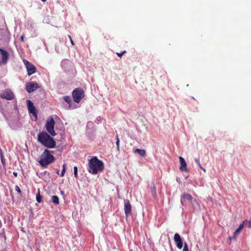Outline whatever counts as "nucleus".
I'll use <instances>...</instances> for the list:
<instances>
[{
    "mask_svg": "<svg viewBox=\"0 0 251 251\" xmlns=\"http://www.w3.org/2000/svg\"><path fill=\"white\" fill-rule=\"evenodd\" d=\"M38 141L44 146L48 148L55 147L56 142L46 132H40L38 135Z\"/></svg>",
    "mask_w": 251,
    "mask_h": 251,
    "instance_id": "f257e3e1",
    "label": "nucleus"
},
{
    "mask_svg": "<svg viewBox=\"0 0 251 251\" xmlns=\"http://www.w3.org/2000/svg\"><path fill=\"white\" fill-rule=\"evenodd\" d=\"M51 153H54V151H50L46 149L41 154L39 163L43 168H47L49 165L55 161V157L53 155L51 154Z\"/></svg>",
    "mask_w": 251,
    "mask_h": 251,
    "instance_id": "f03ea898",
    "label": "nucleus"
},
{
    "mask_svg": "<svg viewBox=\"0 0 251 251\" xmlns=\"http://www.w3.org/2000/svg\"><path fill=\"white\" fill-rule=\"evenodd\" d=\"M89 167L90 168L89 172L93 175H96L99 172L103 170L104 165L103 162L99 160L97 157H93L89 161Z\"/></svg>",
    "mask_w": 251,
    "mask_h": 251,
    "instance_id": "7ed1b4c3",
    "label": "nucleus"
},
{
    "mask_svg": "<svg viewBox=\"0 0 251 251\" xmlns=\"http://www.w3.org/2000/svg\"><path fill=\"white\" fill-rule=\"evenodd\" d=\"M84 91L79 88L74 89L72 92V96L75 102L79 103L84 97Z\"/></svg>",
    "mask_w": 251,
    "mask_h": 251,
    "instance_id": "20e7f679",
    "label": "nucleus"
},
{
    "mask_svg": "<svg viewBox=\"0 0 251 251\" xmlns=\"http://www.w3.org/2000/svg\"><path fill=\"white\" fill-rule=\"evenodd\" d=\"M55 122L51 117L49 118L46 123V128L48 132L52 136L56 135V133L54 130Z\"/></svg>",
    "mask_w": 251,
    "mask_h": 251,
    "instance_id": "39448f33",
    "label": "nucleus"
},
{
    "mask_svg": "<svg viewBox=\"0 0 251 251\" xmlns=\"http://www.w3.org/2000/svg\"><path fill=\"white\" fill-rule=\"evenodd\" d=\"M23 62L26 67L28 75L30 76L36 72V68L33 64L25 59L23 60Z\"/></svg>",
    "mask_w": 251,
    "mask_h": 251,
    "instance_id": "423d86ee",
    "label": "nucleus"
},
{
    "mask_svg": "<svg viewBox=\"0 0 251 251\" xmlns=\"http://www.w3.org/2000/svg\"><path fill=\"white\" fill-rule=\"evenodd\" d=\"M0 97L7 100H12L14 98V95L10 89H7L0 93Z\"/></svg>",
    "mask_w": 251,
    "mask_h": 251,
    "instance_id": "0eeeda50",
    "label": "nucleus"
},
{
    "mask_svg": "<svg viewBox=\"0 0 251 251\" xmlns=\"http://www.w3.org/2000/svg\"><path fill=\"white\" fill-rule=\"evenodd\" d=\"M124 210L126 218L131 214V205L128 200H124Z\"/></svg>",
    "mask_w": 251,
    "mask_h": 251,
    "instance_id": "6e6552de",
    "label": "nucleus"
},
{
    "mask_svg": "<svg viewBox=\"0 0 251 251\" xmlns=\"http://www.w3.org/2000/svg\"><path fill=\"white\" fill-rule=\"evenodd\" d=\"M39 88L38 83L36 82H29L26 85V90L30 93Z\"/></svg>",
    "mask_w": 251,
    "mask_h": 251,
    "instance_id": "1a4fd4ad",
    "label": "nucleus"
},
{
    "mask_svg": "<svg viewBox=\"0 0 251 251\" xmlns=\"http://www.w3.org/2000/svg\"><path fill=\"white\" fill-rule=\"evenodd\" d=\"M174 241L176 243V247L180 249L182 248L183 243L180 236L178 233H176L174 235Z\"/></svg>",
    "mask_w": 251,
    "mask_h": 251,
    "instance_id": "9d476101",
    "label": "nucleus"
},
{
    "mask_svg": "<svg viewBox=\"0 0 251 251\" xmlns=\"http://www.w3.org/2000/svg\"><path fill=\"white\" fill-rule=\"evenodd\" d=\"M27 106L29 113L33 114L37 117L36 109L33 102L30 100H27Z\"/></svg>",
    "mask_w": 251,
    "mask_h": 251,
    "instance_id": "9b49d317",
    "label": "nucleus"
},
{
    "mask_svg": "<svg viewBox=\"0 0 251 251\" xmlns=\"http://www.w3.org/2000/svg\"><path fill=\"white\" fill-rule=\"evenodd\" d=\"M0 52L1 54L2 63L3 64H5L7 62V60L9 57V54L7 51L1 48H0Z\"/></svg>",
    "mask_w": 251,
    "mask_h": 251,
    "instance_id": "f8f14e48",
    "label": "nucleus"
},
{
    "mask_svg": "<svg viewBox=\"0 0 251 251\" xmlns=\"http://www.w3.org/2000/svg\"><path fill=\"white\" fill-rule=\"evenodd\" d=\"M179 159L180 161V166L179 167V169L182 172H188V169L187 168V164L184 160V159L181 157H179Z\"/></svg>",
    "mask_w": 251,
    "mask_h": 251,
    "instance_id": "ddd939ff",
    "label": "nucleus"
},
{
    "mask_svg": "<svg viewBox=\"0 0 251 251\" xmlns=\"http://www.w3.org/2000/svg\"><path fill=\"white\" fill-rule=\"evenodd\" d=\"M134 152L138 153L142 157H144L146 155V151L145 150L136 149L134 150Z\"/></svg>",
    "mask_w": 251,
    "mask_h": 251,
    "instance_id": "4468645a",
    "label": "nucleus"
},
{
    "mask_svg": "<svg viewBox=\"0 0 251 251\" xmlns=\"http://www.w3.org/2000/svg\"><path fill=\"white\" fill-rule=\"evenodd\" d=\"M63 100L69 105V107H71V103L72 102V99L71 97L68 96H65L63 97Z\"/></svg>",
    "mask_w": 251,
    "mask_h": 251,
    "instance_id": "2eb2a0df",
    "label": "nucleus"
},
{
    "mask_svg": "<svg viewBox=\"0 0 251 251\" xmlns=\"http://www.w3.org/2000/svg\"><path fill=\"white\" fill-rule=\"evenodd\" d=\"M52 201L55 204H58L59 203V200L57 196H53L51 197Z\"/></svg>",
    "mask_w": 251,
    "mask_h": 251,
    "instance_id": "dca6fc26",
    "label": "nucleus"
},
{
    "mask_svg": "<svg viewBox=\"0 0 251 251\" xmlns=\"http://www.w3.org/2000/svg\"><path fill=\"white\" fill-rule=\"evenodd\" d=\"M244 223L243 224H241L239 226V227L236 230V231H235V235H237L238 234H239L240 233V232H241V231L243 229V228L244 227Z\"/></svg>",
    "mask_w": 251,
    "mask_h": 251,
    "instance_id": "f3484780",
    "label": "nucleus"
},
{
    "mask_svg": "<svg viewBox=\"0 0 251 251\" xmlns=\"http://www.w3.org/2000/svg\"><path fill=\"white\" fill-rule=\"evenodd\" d=\"M182 197L183 199L187 200L189 201H191L193 200L192 196L188 194H184Z\"/></svg>",
    "mask_w": 251,
    "mask_h": 251,
    "instance_id": "a211bd4d",
    "label": "nucleus"
},
{
    "mask_svg": "<svg viewBox=\"0 0 251 251\" xmlns=\"http://www.w3.org/2000/svg\"><path fill=\"white\" fill-rule=\"evenodd\" d=\"M36 201L38 202H41L42 201V197L40 195V192L39 190L38 189V193L36 194Z\"/></svg>",
    "mask_w": 251,
    "mask_h": 251,
    "instance_id": "6ab92c4d",
    "label": "nucleus"
},
{
    "mask_svg": "<svg viewBox=\"0 0 251 251\" xmlns=\"http://www.w3.org/2000/svg\"><path fill=\"white\" fill-rule=\"evenodd\" d=\"M74 174L75 177L77 178L78 177L77 175V168L76 166H75L74 167Z\"/></svg>",
    "mask_w": 251,
    "mask_h": 251,
    "instance_id": "aec40b11",
    "label": "nucleus"
},
{
    "mask_svg": "<svg viewBox=\"0 0 251 251\" xmlns=\"http://www.w3.org/2000/svg\"><path fill=\"white\" fill-rule=\"evenodd\" d=\"M116 146H117V150L119 151L120 150V149H119V148H120V140H119L118 135L116 136Z\"/></svg>",
    "mask_w": 251,
    "mask_h": 251,
    "instance_id": "412c9836",
    "label": "nucleus"
},
{
    "mask_svg": "<svg viewBox=\"0 0 251 251\" xmlns=\"http://www.w3.org/2000/svg\"><path fill=\"white\" fill-rule=\"evenodd\" d=\"M126 53V50H124L122 52H116V54L118 56H119V57H121L125 53Z\"/></svg>",
    "mask_w": 251,
    "mask_h": 251,
    "instance_id": "4be33fe9",
    "label": "nucleus"
},
{
    "mask_svg": "<svg viewBox=\"0 0 251 251\" xmlns=\"http://www.w3.org/2000/svg\"><path fill=\"white\" fill-rule=\"evenodd\" d=\"M182 251H189L188 247L186 243H184V247Z\"/></svg>",
    "mask_w": 251,
    "mask_h": 251,
    "instance_id": "5701e85b",
    "label": "nucleus"
},
{
    "mask_svg": "<svg viewBox=\"0 0 251 251\" xmlns=\"http://www.w3.org/2000/svg\"><path fill=\"white\" fill-rule=\"evenodd\" d=\"M243 222H244V224H245V225L248 224V227L251 228V221H245Z\"/></svg>",
    "mask_w": 251,
    "mask_h": 251,
    "instance_id": "b1692460",
    "label": "nucleus"
},
{
    "mask_svg": "<svg viewBox=\"0 0 251 251\" xmlns=\"http://www.w3.org/2000/svg\"><path fill=\"white\" fill-rule=\"evenodd\" d=\"M15 190L20 195L22 194V192L21 191V189L20 188V187L18 186V185H16L15 186Z\"/></svg>",
    "mask_w": 251,
    "mask_h": 251,
    "instance_id": "393cba45",
    "label": "nucleus"
},
{
    "mask_svg": "<svg viewBox=\"0 0 251 251\" xmlns=\"http://www.w3.org/2000/svg\"><path fill=\"white\" fill-rule=\"evenodd\" d=\"M65 172H66V170H65L64 169H62V170L61 172L60 176L62 177L64 176Z\"/></svg>",
    "mask_w": 251,
    "mask_h": 251,
    "instance_id": "a878e982",
    "label": "nucleus"
},
{
    "mask_svg": "<svg viewBox=\"0 0 251 251\" xmlns=\"http://www.w3.org/2000/svg\"><path fill=\"white\" fill-rule=\"evenodd\" d=\"M195 161L197 163V164H198V165L199 166V167H201V163L200 162L199 159L198 158H196Z\"/></svg>",
    "mask_w": 251,
    "mask_h": 251,
    "instance_id": "bb28decb",
    "label": "nucleus"
},
{
    "mask_svg": "<svg viewBox=\"0 0 251 251\" xmlns=\"http://www.w3.org/2000/svg\"><path fill=\"white\" fill-rule=\"evenodd\" d=\"M237 235H235V234H234V235L232 237H229V239L230 240H232V239H236V237Z\"/></svg>",
    "mask_w": 251,
    "mask_h": 251,
    "instance_id": "cd10ccee",
    "label": "nucleus"
},
{
    "mask_svg": "<svg viewBox=\"0 0 251 251\" xmlns=\"http://www.w3.org/2000/svg\"><path fill=\"white\" fill-rule=\"evenodd\" d=\"M24 39H25V37H24V35L21 36V38H20V39H21V41L22 42H24V41H25V40H24Z\"/></svg>",
    "mask_w": 251,
    "mask_h": 251,
    "instance_id": "c85d7f7f",
    "label": "nucleus"
},
{
    "mask_svg": "<svg viewBox=\"0 0 251 251\" xmlns=\"http://www.w3.org/2000/svg\"><path fill=\"white\" fill-rule=\"evenodd\" d=\"M200 167V168L202 170H203L204 172H206V170H205L204 168H203L201 166V167Z\"/></svg>",
    "mask_w": 251,
    "mask_h": 251,
    "instance_id": "c756f323",
    "label": "nucleus"
},
{
    "mask_svg": "<svg viewBox=\"0 0 251 251\" xmlns=\"http://www.w3.org/2000/svg\"><path fill=\"white\" fill-rule=\"evenodd\" d=\"M13 174L15 177H17L18 176V174L17 172H13Z\"/></svg>",
    "mask_w": 251,
    "mask_h": 251,
    "instance_id": "7c9ffc66",
    "label": "nucleus"
},
{
    "mask_svg": "<svg viewBox=\"0 0 251 251\" xmlns=\"http://www.w3.org/2000/svg\"><path fill=\"white\" fill-rule=\"evenodd\" d=\"M70 41H71V43L72 45H74V41H73V40H72V38H71V39H70Z\"/></svg>",
    "mask_w": 251,
    "mask_h": 251,
    "instance_id": "2f4dec72",
    "label": "nucleus"
},
{
    "mask_svg": "<svg viewBox=\"0 0 251 251\" xmlns=\"http://www.w3.org/2000/svg\"><path fill=\"white\" fill-rule=\"evenodd\" d=\"M62 167H63V169H64L65 170H66V164H64L63 165V166H62Z\"/></svg>",
    "mask_w": 251,
    "mask_h": 251,
    "instance_id": "473e14b6",
    "label": "nucleus"
},
{
    "mask_svg": "<svg viewBox=\"0 0 251 251\" xmlns=\"http://www.w3.org/2000/svg\"><path fill=\"white\" fill-rule=\"evenodd\" d=\"M56 172L57 174H59V171L58 170V169H56Z\"/></svg>",
    "mask_w": 251,
    "mask_h": 251,
    "instance_id": "72a5a7b5",
    "label": "nucleus"
},
{
    "mask_svg": "<svg viewBox=\"0 0 251 251\" xmlns=\"http://www.w3.org/2000/svg\"><path fill=\"white\" fill-rule=\"evenodd\" d=\"M68 37H69V38H70V39H71V38H72L71 35H68Z\"/></svg>",
    "mask_w": 251,
    "mask_h": 251,
    "instance_id": "f704fd0d",
    "label": "nucleus"
},
{
    "mask_svg": "<svg viewBox=\"0 0 251 251\" xmlns=\"http://www.w3.org/2000/svg\"><path fill=\"white\" fill-rule=\"evenodd\" d=\"M47 0H41L43 2H45Z\"/></svg>",
    "mask_w": 251,
    "mask_h": 251,
    "instance_id": "c9c22d12",
    "label": "nucleus"
}]
</instances>
